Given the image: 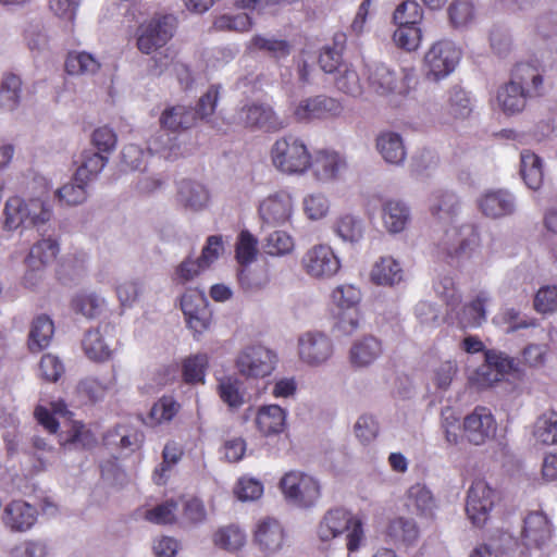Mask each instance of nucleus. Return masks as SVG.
Returning a JSON list of instances; mask_svg holds the SVG:
<instances>
[{
  "instance_id": "nucleus-1",
  "label": "nucleus",
  "mask_w": 557,
  "mask_h": 557,
  "mask_svg": "<svg viewBox=\"0 0 557 557\" xmlns=\"http://www.w3.org/2000/svg\"><path fill=\"white\" fill-rule=\"evenodd\" d=\"M273 165L285 174H305L312 163L306 143L292 134L277 138L270 151Z\"/></svg>"
},
{
  "instance_id": "nucleus-2",
  "label": "nucleus",
  "mask_w": 557,
  "mask_h": 557,
  "mask_svg": "<svg viewBox=\"0 0 557 557\" xmlns=\"http://www.w3.org/2000/svg\"><path fill=\"white\" fill-rule=\"evenodd\" d=\"M417 84L413 69H394L384 63L371 65L368 71L369 89L383 97L407 96Z\"/></svg>"
},
{
  "instance_id": "nucleus-3",
  "label": "nucleus",
  "mask_w": 557,
  "mask_h": 557,
  "mask_svg": "<svg viewBox=\"0 0 557 557\" xmlns=\"http://www.w3.org/2000/svg\"><path fill=\"white\" fill-rule=\"evenodd\" d=\"M344 532H347V549L350 553L358 550L364 537L361 519L343 508L329 510L318 528L320 540L330 541Z\"/></svg>"
},
{
  "instance_id": "nucleus-4",
  "label": "nucleus",
  "mask_w": 557,
  "mask_h": 557,
  "mask_svg": "<svg viewBox=\"0 0 557 557\" xmlns=\"http://www.w3.org/2000/svg\"><path fill=\"white\" fill-rule=\"evenodd\" d=\"M177 20L172 14H156L141 23L136 32V45L140 52L150 54L165 46L174 36Z\"/></svg>"
},
{
  "instance_id": "nucleus-5",
  "label": "nucleus",
  "mask_w": 557,
  "mask_h": 557,
  "mask_svg": "<svg viewBox=\"0 0 557 557\" xmlns=\"http://www.w3.org/2000/svg\"><path fill=\"white\" fill-rule=\"evenodd\" d=\"M332 302L338 309L335 326L344 335L352 334L360 323V289L351 284L338 285L331 294Z\"/></svg>"
},
{
  "instance_id": "nucleus-6",
  "label": "nucleus",
  "mask_w": 557,
  "mask_h": 557,
  "mask_svg": "<svg viewBox=\"0 0 557 557\" xmlns=\"http://www.w3.org/2000/svg\"><path fill=\"white\" fill-rule=\"evenodd\" d=\"M499 498L498 491L485 480H474L468 490L466 500V512L472 524L479 528L485 525Z\"/></svg>"
},
{
  "instance_id": "nucleus-7",
  "label": "nucleus",
  "mask_w": 557,
  "mask_h": 557,
  "mask_svg": "<svg viewBox=\"0 0 557 557\" xmlns=\"http://www.w3.org/2000/svg\"><path fill=\"white\" fill-rule=\"evenodd\" d=\"M285 498L298 507L313 506L321 496L319 482L301 471H289L280 481Z\"/></svg>"
},
{
  "instance_id": "nucleus-8",
  "label": "nucleus",
  "mask_w": 557,
  "mask_h": 557,
  "mask_svg": "<svg viewBox=\"0 0 557 557\" xmlns=\"http://www.w3.org/2000/svg\"><path fill=\"white\" fill-rule=\"evenodd\" d=\"M461 51L450 40H438L426 51L423 65L428 78L440 81L449 75L458 64Z\"/></svg>"
},
{
  "instance_id": "nucleus-9",
  "label": "nucleus",
  "mask_w": 557,
  "mask_h": 557,
  "mask_svg": "<svg viewBox=\"0 0 557 557\" xmlns=\"http://www.w3.org/2000/svg\"><path fill=\"white\" fill-rule=\"evenodd\" d=\"M301 267L310 277L327 280L339 272L342 263L331 246L318 244L305 252Z\"/></svg>"
},
{
  "instance_id": "nucleus-10",
  "label": "nucleus",
  "mask_w": 557,
  "mask_h": 557,
  "mask_svg": "<svg viewBox=\"0 0 557 557\" xmlns=\"http://www.w3.org/2000/svg\"><path fill=\"white\" fill-rule=\"evenodd\" d=\"M479 242L480 236L473 225L450 226L438 244V255L445 259L461 258L478 247Z\"/></svg>"
},
{
  "instance_id": "nucleus-11",
  "label": "nucleus",
  "mask_w": 557,
  "mask_h": 557,
  "mask_svg": "<svg viewBox=\"0 0 557 557\" xmlns=\"http://www.w3.org/2000/svg\"><path fill=\"white\" fill-rule=\"evenodd\" d=\"M276 355L261 345L246 347L237 357L238 371L247 377H264L272 373Z\"/></svg>"
},
{
  "instance_id": "nucleus-12",
  "label": "nucleus",
  "mask_w": 557,
  "mask_h": 557,
  "mask_svg": "<svg viewBox=\"0 0 557 557\" xmlns=\"http://www.w3.org/2000/svg\"><path fill=\"white\" fill-rule=\"evenodd\" d=\"M462 428L469 443L483 445L495 437L497 423L491 409L476 406L471 413L465 417Z\"/></svg>"
},
{
  "instance_id": "nucleus-13",
  "label": "nucleus",
  "mask_w": 557,
  "mask_h": 557,
  "mask_svg": "<svg viewBox=\"0 0 557 557\" xmlns=\"http://www.w3.org/2000/svg\"><path fill=\"white\" fill-rule=\"evenodd\" d=\"M181 309L188 327L195 334H201L211 324V311L203 293L198 289L186 290L181 298Z\"/></svg>"
},
{
  "instance_id": "nucleus-14",
  "label": "nucleus",
  "mask_w": 557,
  "mask_h": 557,
  "mask_svg": "<svg viewBox=\"0 0 557 557\" xmlns=\"http://www.w3.org/2000/svg\"><path fill=\"white\" fill-rule=\"evenodd\" d=\"M343 107L332 97L319 95L301 100L294 110L295 119L299 122L326 120L338 116Z\"/></svg>"
},
{
  "instance_id": "nucleus-15",
  "label": "nucleus",
  "mask_w": 557,
  "mask_h": 557,
  "mask_svg": "<svg viewBox=\"0 0 557 557\" xmlns=\"http://www.w3.org/2000/svg\"><path fill=\"white\" fill-rule=\"evenodd\" d=\"M299 358L309 366H319L333 354L332 341L321 332H307L298 339Z\"/></svg>"
},
{
  "instance_id": "nucleus-16",
  "label": "nucleus",
  "mask_w": 557,
  "mask_h": 557,
  "mask_svg": "<svg viewBox=\"0 0 557 557\" xmlns=\"http://www.w3.org/2000/svg\"><path fill=\"white\" fill-rule=\"evenodd\" d=\"M552 534L550 521L543 512L533 511L524 518L521 541L527 548H542L550 541Z\"/></svg>"
},
{
  "instance_id": "nucleus-17",
  "label": "nucleus",
  "mask_w": 557,
  "mask_h": 557,
  "mask_svg": "<svg viewBox=\"0 0 557 557\" xmlns=\"http://www.w3.org/2000/svg\"><path fill=\"white\" fill-rule=\"evenodd\" d=\"M293 213V201L285 193L265 198L259 206V215L263 224L273 227L288 222Z\"/></svg>"
},
{
  "instance_id": "nucleus-18",
  "label": "nucleus",
  "mask_w": 557,
  "mask_h": 557,
  "mask_svg": "<svg viewBox=\"0 0 557 557\" xmlns=\"http://www.w3.org/2000/svg\"><path fill=\"white\" fill-rule=\"evenodd\" d=\"M346 168L347 163L343 156L326 149L318 150L312 156V163L310 164L314 178L321 183L337 180Z\"/></svg>"
},
{
  "instance_id": "nucleus-19",
  "label": "nucleus",
  "mask_w": 557,
  "mask_h": 557,
  "mask_svg": "<svg viewBox=\"0 0 557 557\" xmlns=\"http://www.w3.org/2000/svg\"><path fill=\"white\" fill-rule=\"evenodd\" d=\"M544 70L530 62L517 63L511 71V78L519 88L530 98L544 95Z\"/></svg>"
},
{
  "instance_id": "nucleus-20",
  "label": "nucleus",
  "mask_w": 557,
  "mask_h": 557,
  "mask_svg": "<svg viewBox=\"0 0 557 557\" xmlns=\"http://www.w3.org/2000/svg\"><path fill=\"white\" fill-rule=\"evenodd\" d=\"M36 520L37 509L24 500H12L3 509L2 522L12 532H25Z\"/></svg>"
},
{
  "instance_id": "nucleus-21",
  "label": "nucleus",
  "mask_w": 557,
  "mask_h": 557,
  "mask_svg": "<svg viewBox=\"0 0 557 557\" xmlns=\"http://www.w3.org/2000/svg\"><path fill=\"white\" fill-rule=\"evenodd\" d=\"M240 117L245 125L251 128L275 132L284 127L283 122L275 114L272 107L265 103L245 106L240 111Z\"/></svg>"
},
{
  "instance_id": "nucleus-22",
  "label": "nucleus",
  "mask_w": 557,
  "mask_h": 557,
  "mask_svg": "<svg viewBox=\"0 0 557 557\" xmlns=\"http://www.w3.org/2000/svg\"><path fill=\"white\" fill-rule=\"evenodd\" d=\"M481 212L488 218L499 219L516 210L513 196L505 189L487 190L478 201Z\"/></svg>"
},
{
  "instance_id": "nucleus-23",
  "label": "nucleus",
  "mask_w": 557,
  "mask_h": 557,
  "mask_svg": "<svg viewBox=\"0 0 557 557\" xmlns=\"http://www.w3.org/2000/svg\"><path fill=\"white\" fill-rule=\"evenodd\" d=\"M284 529L281 523L272 518L260 521L255 532V542L267 555L276 553L284 544Z\"/></svg>"
},
{
  "instance_id": "nucleus-24",
  "label": "nucleus",
  "mask_w": 557,
  "mask_h": 557,
  "mask_svg": "<svg viewBox=\"0 0 557 557\" xmlns=\"http://www.w3.org/2000/svg\"><path fill=\"white\" fill-rule=\"evenodd\" d=\"M255 423L263 436L281 434L286 428V411L278 405L261 406L257 410Z\"/></svg>"
},
{
  "instance_id": "nucleus-25",
  "label": "nucleus",
  "mask_w": 557,
  "mask_h": 557,
  "mask_svg": "<svg viewBox=\"0 0 557 557\" xmlns=\"http://www.w3.org/2000/svg\"><path fill=\"white\" fill-rule=\"evenodd\" d=\"M347 36L343 32L333 35L332 42L323 46L320 50L318 62L325 73L339 71L343 64V54L346 49Z\"/></svg>"
},
{
  "instance_id": "nucleus-26",
  "label": "nucleus",
  "mask_w": 557,
  "mask_h": 557,
  "mask_svg": "<svg viewBox=\"0 0 557 557\" xmlns=\"http://www.w3.org/2000/svg\"><path fill=\"white\" fill-rule=\"evenodd\" d=\"M59 443L62 446L74 448H90L96 444L92 432L82 421L70 420L64 430L59 433Z\"/></svg>"
},
{
  "instance_id": "nucleus-27",
  "label": "nucleus",
  "mask_w": 557,
  "mask_h": 557,
  "mask_svg": "<svg viewBox=\"0 0 557 557\" xmlns=\"http://www.w3.org/2000/svg\"><path fill=\"white\" fill-rule=\"evenodd\" d=\"M407 506L418 516L434 520L437 504L432 492L424 484L412 485L407 492Z\"/></svg>"
},
{
  "instance_id": "nucleus-28",
  "label": "nucleus",
  "mask_w": 557,
  "mask_h": 557,
  "mask_svg": "<svg viewBox=\"0 0 557 557\" xmlns=\"http://www.w3.org/2000/svg\"><path fill=\"white\" fill-rule=\"evenodd\" d=\"M53 334V321L46 314L36 317L30 324L28 334L27 346L29 351L39 352L46 349L50 345Z\"/></svg>"
},
{
  "instance_id": "nucleus-29",
  "label": "nucleus",
  "mask_w": 557,
  "mask_h": 557,
  "mask_svg": "<svg viewBox=\"0 0 557 557\" xmlns=\"http://www.w3.org/2000/svg\"><path fill=\"white\" fill-rule=\"evenodd\" d=\"M196 123V113L193 108L173 106L166 108L160 116L162 128L171 132L188 129Z\"/></svg>"
},
{
  "instance_id": "nucleus-30",
  "label": "nucleus",
  "mask_w": 557,
  "mask_h": 557,
  "mask_svg": "<svg viewBox=\"0 0 557 557\" xmlns=\"http://www.w3.org/2000/svg\"><path fill=\"white\" fill-rule=\"evenodd\" d=\"M383 352L382 343L374 336H364L350 348V361L355 367H368Z\"/></svg>"
},
{
  "instance_id": "nucleus-31",
  "label": "nucleus",
  "mask_w": 557,
  "mask_h": 557,
  "mask_svg": "<svg viewBox=\"0 0 557 557\" xmlns=\"http://www.w3.org/2000/svg\"><path fill=\"white\" fill-rule=\"evenodd\" d=\"M371 281L376 285L398 284L404 278V270L397 260L392 257H382L371 270Z\"/></svg>"
},
{
  "instance_id": "nucleus-32",
  "label": "nucleus",
  "mask_w": 557,
  "mask_h": 557,
  "mask_svg": "<svg viewBox=\"0 0 557 557\" xmlns=\"http://www.w3.org/2000/svg\"><path fill=\"white\" fill-rule=\"evenodd\" d=\"M376 147L387 163L400 164L406 158V149L403 138L397 133H381L376 139Z\"/></svg>"
},
{
  "instance_id": "nucleus-33",
  "label": "nucleus",
  "mask_w": 557,
  "mask_h": 557,
  "mask_svg": "<svg viewBox=\"0 0 557 557\" xmlns=\"http://www.w3.org/2000/svg\"><path fill=\"white\" fill-rule=\"evenodd\" d=\"M528 99L531 98L519 88V85H516L511 77L497 92L498 103L506 114H516L523 111Z\"/></svg>"
},
{
  "instance_id": "nucleus-34",
  "label": "nucleus",
  "mask_w": 557,
  "mask_h": 557,
  "mask_svg": "<svg viewBox=\"0 0 557 557\" xmlns=\"http://www.w3.org/2000/svg\"><path fill=\"white\" fill-rule=\"evenodd\" d=\"M177 197L180 202L193 210L203 209L209 202V193L206 187L189 180H183L180 183Z\"/></svg>"
},
{
  "instance_id": "nucleus-35",
  "label": "nucleus",
  "mask_w": 557,
  "mask_h": 557,
  "mask_svg": "<svg viewBox=\"0 0 557 557\" xmlns=\"http://www.w3.org/2000/svg\"><path fill=\"white\" fill-rule=\"evenodd\" d=\"M419 528L413 519L397 517L389 521L386 535L395 543L413 544L419 539Z\"/></svg>"
},
{
  "instance_id": "nucleus-36",
  "label": "nucleus",
  "mask_w": 557,
  "mask_h": 557,
  "mask_svg": "<svg viewBox=\"0 0 557 557\" xmlns=\"http://www.w3.org/2000/svg\"><path fill=\"white\" fill-rule=\"evenodd\" d=\"M59 252V243L52 238H44L37 242L29 250L26 258L27 265L33 270H39L53 261Z\"/></svg>"
},
{
  "instance_id": "nucleus-37",
  "label": "nucleus",
  "mask_w": 557,
  "mask_h": 557,
  "mask_svg": "<svg viewBox=\"0 0 557 557\" xmlns=\"http://www.w3.org/2000/svg\"><path fill=\"white\" fill-rule=\"evenodd\" d=\"M109 154L104 152L88 151L83 154V162L74 175L75 182L88 183L96 177L106 166Z\"/></svg>"
},
{
  "instance_id": "nucleus-38",
  "label": "nucleus",
  "mask_w": 557,
  "mask_h": 557,
  "mask_svg": "<svg viewBox=\"0 0 557 557\" xmlns=\"http://www.w3.org/2000/svg\"><path fill=\"white\" fill-rule=\"evenodd\" d=\"M363 223L358 218L350 213L339 215L334 224V233L344 242L358 243L363 236Z\"/></svg>"
},
{
  "instance_id": "nucleus-39",
  "label": "nucleus",
  "mask_w": 557,
  "mask_h": 557,
  "mask_svg": "<svg viewBox=\"0 0 557 557\" xmlns=\"http://www.w3.org/2000/svg\"><path fill=\"white\" fill-rule=\"evenodd\" d=\"M484 358L485 362L493 368L502 381L508 374H520L521 372L520 362L504 351L487 349L484 351Z\"/></svg>"
},
{
  "instance_id": "nucleus-40",
  "label": "nucleus",
  "mask_w": 557,
  "mask_h": 557,
  "mask_svg": "<svg viewBox=\"0 0 557 557\" xmlns=\"http://www.w3.org/2000/svg\"><path fill=\"white\" fill-rule=\"evenodd\" d=\"M103 305L104 299L94 292L77 293L71 300V308L88 319L98 317Z\"/></svg>"
},
{
  "instance_id": "nucleus-41",
  "label": "nucleus",
  "mask_w": 557,
  "mask_h": 557,
  "mask_svg": "<svg viewBox=\"0 0 557 557\" xmlns=\"http://www.w3.org/2000/svg\"><path fill=\"white\" fill-rule=\"evenodd\" d=\"M209 358L206 354H197L185 358L182 362V377L186 384L205 382Z\"/></svg>"
},
{
  "instance_id": "nucleus-42",
  "label": "nucleus",
  "mask_w": 557,
  "mask_h": 557,
  "mask_svg": "<svg viewBox=\"0 0 557 557\" xmlns=\"http://www.w3.org/2000/svg\"><path fill=\"white\" fill-rule=\"evenodd\" d=\"M214 545L219 548L235 552L246 542V535L237 525L230 524L218 529L212 536Z\"/></svg>"
},
{
  "instance_id": "nucleus-43",
  "label": "nucleus",
  "mask_w": 557,
  "mask_h": 557,
  "mask_svg": "<svg viewBox=\"0 0 557 557\" xmlns=\"http://www.w3.org/2000/svg\"><path fill=\"white\" fill-rule=\"evenodd\" d=\"M82 345L90 360L103 362L111 357V349L106 344L99 329L88 331L84 336Z\"/></svg>"
},
{
  "instance_id": "nucleus-44",
  "label": "nucleus",
  "mask_w": 557,
  "mask_h": 557,
  "mask_svg": "<svg viewBox=\"0 0 557 557\" xmlns=\"http://www.w3.org/2000/svg\"><path fill=\"white\" fill-rule=\"evenodd\" d=\"M382 218L389 232L398 233L405 228L409 219V211L404 203L389 200L384 205Z\"/></svg>"
},
{
  "instance_id": "nucleus-45",
  "label": "nucleus",
  "mask_w": 557,
  "mask_h": 557,
  "mask_svg": "<svg viewBox=\"0 0 557 557\" xmlns=\"http://www.w3.org/2000/svg\"><path fill=\"white\" fill-rule=\"evenodd\" d=\"M100 63L92 54L87 52H69L65 60V71L70 75L95 74Z\"/></svg>"
},
{
  "instance_id": "nucleus-46",
  "label": "nucleus",
  "mask_w": 557,
  "mask_h": 557,
  "mask_svg": "<svg viewBox=\"0 0 557 557\" xmlns=\"http://www.w3.org/2000/svg\"><path fill=\"white\" fill-rule=\"evenodd\" d=\"M488 297L485 293H480L475 299L465 305L460 323L463 327H478L486 320L485 306Z\"/></svg>"
},
{
  "instance_id": "nucleus-47",
  "label": "nucleus",
  "mask_w": 557,
  "mask_h": 557,
  "mask_svg": "<svg viewBox=\"0 0 557 557\" xmlns=\"http://www.w3.org/2000/svg\"><path fill=\"white\" fill-rule=\"evenodd\" d=\"M25 208L26 201L18 196L11 197L7 200L3 223L5 230L14 231L20 226H26Z\"/></svg>"
},
{
  "instance_id": "nucleus-48",
  "label": "nucleus",
  "mask_w": 557,
  "mask_h": 557,
  "mask_svg": "<svg viewBox=\"0 0 557 557\" xmlns=\"http://www.w3.org/2000/svg\"><path fill=\"white\" fill-rule=\"evenodd\" d=\"M22 82L14 74L4 76L0 87V107L4 110H14L20 101Z\"/></svg>"
},
{
  "instance_id": "nucleus-49",
  "label": "nucleus",
  "mask_w": 557,
  "mask_h": 557,
  "mask_svg": "<svg viewBox=\"0 0 557 557\" xmlns=\"http://www.w3.org/2000/svg\"><path fill=\"white\" fill-rule=\"evenodd\" d=\"M26 216L25 227H37L46 224L52 215V210L40 198H32L26 201V208L24 209Z\"/></svg>"
},
{
  "instance_id": "nucleus-50",
  "label": "nucleus",
  "mask_w": 557,
  "mask_h": 557,
  "mask_svg": "<svg viewBox=\"0 0 557 557\" xmlns=\"http://www.w3.org/2000/svg\"><path fill=\"white\" fill-rule=\"evenodd\" d=\"M253 25L252 18L247 13H238L235 15L223 14L213 21V28L220 32H248Z\"/></svg>"
},
{
  "instance_id": "nucleus-51",
  "label": "nucleus",
  "mask_w": 557,
  "mask_h": 557,
  "mask_svg": "<svg viewBox=\"0 0 557 557\" xmlns=\"http://www.w3.org/2000/svg\"><path fill=\"white\" fill-rule=\"evenodd\" d=\"M178 509V502L166 500L156 507L146 510L145 519L156 524H173L178 523V517L176 515Z\"/></svg>"
},
{
  "instance_id": "nucleus-52",
  "label": "nucleus",
  "mask_w": 557,
  "mask_h": 557,
  "mask_svg": "<svg viewBox=\"0 0 557 557\" xmlns=\"http://www.w3.org/2000/svg\"><path fill=\"white\" fill-rule=\"evenodd\" d=\"M181 405L173 396L164 395L151 407L149 418L157 424L170 422L178 413Z\"/></svg>"
},
{
  "instance_id": "nucleus-53",
  "label": "nucleus",
  "mask_w": 557,
  "mask_h": 557,
  "mask_svg": "<svg viewBox=\"0 0 557 557\" xmlns=\"http://www.w3.org/2000/svg\"><path fill=\"white\" fill-rule=\"evenodd\" d=\"M206 518L207 510L202 500L191 497L182 502V513L178 517L181 525H196L203 522Z\"/></svg>"
},
{
  "instance_id": "nucleus-54",
  "label": "nucleus",
  "mask_w": 557,
  "mask_h": 557,
  "mask_svg": "<svg viewBox=\"0 0 557 557\" xmlns=\"http://www.w3.org/2000/svg\"><path fill=\"white\" fill-rule=\"evenodd\" d=\"M250 47L257 50L267 51L274 58H286L290 53V45L287 40L267 38L256 35L250 40Z\"/></svg>"
},
{
  "instance_id": "nucleus-55",
  "label": "nucleus",
  "mask_w": 557,
  "mask_h": 557,
  "mask_svg": "<svg viewBox=\"0 0 557 557\" xmlns=\"http://www.w3.org/2000/svg\"><path fill=\"white\" fill-rule=\"evenodd\" d=\"M397 25L398 27L393 35V39L397 47L407 51L416 50L419 47L422 38L421 28L419 25Z\"/></svg>"
},
{
  "instance_id": "nucleus-56",
  "label": "nucleus",
  "mask_w": 557,
  "mask_h": 557,
  "mask_svg": "<svg viewBox=\"0 0 557 557\" xmlns=\"http://www.w3.org/2000/svg\"><path fill=\"white\" fill-rule=\"evenodd\" d=\"M534 436L537 442L552 445L557 443V413L541 416L534 428Z\"/></svg>"
},
{
  "instance_id": "nucleus-57",
  "label": "nucleus",
  "mask_w": 557,
  "mask_h": 557,
  "mask_svg": "<svg viewBox=\"0 0 557 557\" xmlns=\"http://www.w3.org/2000/svg\"><path fill=\"white\" fill-rule=\"evenodd\" d=\"M393 18L396 24L419 25L423 18V10L418 2L407 0L396 8Z\"/></svg>"
},
{
  "instance_id": "nucleus-58",
  "label": "nucleus",
  "mask_w": 557,
  "mask_h": 557,
  "mask_svg": "<svg viewBox=\"0 0 557 557\" xmlns=\"http://www.w3.org/2000/svg\"><path fill=\"white\" fill-rule=\"evenodd\" d=\"M257 239L248 231H242L236 243V260L239 264L246 265L251 263L257 256Z\"/></svg>"
},
{
  "instance_id": "nucleus-59",
  "label": "nucleus",
  "mask_w": 557,
  "mask_h": 557,
  "mask_svg": "<svg viewBox=\"0 0 557 557\" xmlns=\"http://www.w3.org/2000/svg\"><path fill=\"white\" fill-rule=\"evenodd\" d=\"M183 456L182 447L175 442H169L165 444L162 451V462L159 469L154 471V482L157 484H163L164 473L171 469L172 466L176 465Z\"/></svg>"
},
{
  "instance_id": "nucleus-60",
  "label": "nucleus",
  "mask_w": 557,
  "mask_h": 557,
  "mask_svg": "<svg viewBox=\"0 0 557 557\" xmlns=\"http://www.w3.org/2000/svg\"><path fill=\"white\" fill-rule=\"evenodd\" d=\"M448 16L454 27H463L474 18V7L470 1L456 0L448 8Z\"/></svg>"
},
{
  "instance_id": "nucleus-61",
  "label": "nucleus",
  "mask_w": 557,
  "mask_h": 557,
  "mask_svg": "<svg viewBox=\"0 0 557 557\" xmlns=\"http://www.w3.org/2000/svg\"><path fill=\"white\" fill-rule=\"evenodd\" d=\"M203 270L206 268L198 259L187 258L175 268L172 282L176 285H185L197 277Z\"/></svg>"
},
{
  "instance_id": "nucleus-62",
  "label": "nucleus",
  "mask_w": 557,
  "mask_h": 557,
  "mask_svg": "<svg viewBox=\"0 0 557 557\" xmlns=\"http://www.w3.org/2000/svg\"><path fill=\"white\" fill-rule=\"evenodd\" d=\"M221 399L231 408H238L244 403V397L239 392V382L236 379L225 377L220 381L218 386Z\"/></svg>"
},
{
  "instance_id": "nucleus-63",
  "label": "nucleus",
  "mask_w": 557,
  "mask_h": 557,
  "mask_svg": "<svg viewBox=\"0 0 557 557\" xmlns=\"http://www.w3.org/2000/svg\"><path fill=\"white\" fill-rule=\"evenodd\" d=\"M117 144V135L109 126H100L91 134V145L100 152L112 153Z\"/></svg>"
},
{
  "instance_id": "nucleus-64",
  "label": "nucleus",
  "mask_w": 557,
  "mask_h": 557,
  "mask_svg": "<svg viewBox=\"0 0 557 557\" xmlns=\"http://www.w3.org/2000/svg\"><path fill=\"white\" fill-rule=\"evenodd\" d=\"M449 112L456 119H465L470 115L471 101L468 94L461 88H453L449 91Z\"/></svg>"
}]
</instances>
